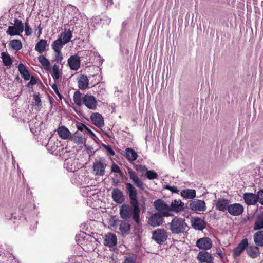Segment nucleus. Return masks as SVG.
Here are the masks:
<instances>
[{
    "label": "nucleus",
    "instance_id": "1",
    "mask_svg": "<svg viewBox=\"0 0 263 263\" xmlns=\"http://www.w3.org/2000/svg\"><path fill=\"white\" fill-rule=\"evenodd\" d=\"M170 229L172 233L180 234L184 233L187 228V225L185 222V220L175 217L169 223Z\"/></svg>",
    "mask_w": 263,
    "mask_h": 263
},
{
    "label": "nucleus",
    "instance_id": "2",
    "mask_svg": "<svg viewBox=\"0 0 263 263\" xmlns=\"http://www.w3.org/2000/svg\"><path fill=\"white\" fill-rule=\"evenodd\" d=\"M92 238L85 233H83L82 236L77 237L78 244L81 246L83 249L87 251H91L94 250L95 247L92 243Z\"/></svg>",
    "mask_w": 263,
    "mask_h": 263
},
{
    "label": "nucleus",
    "instance_id": "3",
    "mask_svg": "<svg viewBox=\"0 0 263 263\" xmlns=\"http://www.w3.org/2000/svg\"><path fill=\"white\" fill-rule=\"evenodd\" d=\"M13 26H8L6 33L11 36L20 35L24 31V24L21 20L17 18H15Z\"/></svg>",
    "mask_w": 263,
    "mask_h": 263
},
{
    "label": "nucleus",
    "instance_id": "4",
    "mask_svg": "<svg viewBox=\"0 0 263 263\" xmlns=\"http://www.w3.org/2000/svg\"><path fill=\"white\" fill-rule=\"evenodd\" d=\"M106 166V160L105 158H100L96 160L92 166L93 174L96 176H103L105 174Z\"/></svg>",
    "mask_w": 263,
    "mask_h": 263
},
{
    "label": "nucleus",
    "instance_id": "5",
    "mask_svg": "<svg viewBox=\"0 0 263 263\" xmlns=\"http://www.w3.org/2000/svg\"><path fill=\"white\" fill-rule=\"evenodd\" d=\"M155 209L163 216H169L172 214L170 213V206L165 202L161 199H158L154 202Z\"/></svg>",
    "mask_w": 263,
    "mask_h": 263
},
{
    "label": "nucleus",
    "instance_id": "6",
    "mask_svg": "<svg viewBox=\"0 0 263 263\" xmlns=\"http://www.w3.org/2000/svg\"><path fill=\"white\" fill-rule=\"evenodd\" d=\"M167 238V232L164 229H158L153 233V239L159 244L166 240Z\"/></svg>",
    "mask_w": 263,
    "mask_h": 263
},
{
    "label": "nucleus",
    "instance_id": "7",
    "mask_svg": "<svg viewBox=\"0 0 263 263\" xmlns=\"http://www.w3.org/2000/svg\"><path fill=\"white\" fill-rule=\"evenodd\" d=\"M97 101L95 97L91 95L86 94L83 97V103L86 107L91 110H95L97 108Z\"/></svg>",
    "mask_w": 263,
    "mask_h": 263
},
{
    "label": "nucleus",
    "instance_id": "8",
    "mask_svg": "<svg viewBox=\"0 0 263 263\" xmlns=\"http://www.w3.org/2000/svg\"><path fill=\"white\" fill-rule=\"evenodd\" d=\"M131 200V204L133 206V219L137 223H139L140 221V210L137 200V197H129Z\"/></svg>",
    "mask_w": 263,
    "mask_h": 263
},
{
    "label": "nucleus",
    "instance_id": "9",
    "mask_svg": "<svg viewBox=\"0 0 263 263\" xmlns=\"http://www.w3.org/2000/svg\"><path fill=\"white\" fill-rule=\"evenodd\" d=\"M72 36V32L70 29L65 30L60 34L59 38L53 42V44L58 42V44H61V46L63 47L65 44L70 42Z\"/></svg>",
    "mask_w": 263,
    "mask_h": 263
},
{
    "label": "nucleus",
    "instance_id": "10",
    "mask_svg": "<svg viewBox=\"0 0 263 263\" xmlns=\"http://www.w3.org/2000/svg\"><path fill=\"white\" fill-rule=\"evenodd\" d=\"M119 213L120 217L123 219L133 218V209L128 204H122L120 208Z\"/></svg>",
    "mask_w": 263,
    "mask_h": 263
},
{
    "label": "nucleus",
    "instance_id": "11",
    "mask_svg": "<svg viewBox=\"0 0 263 263\" xmlns=\"http://www.w3.org/2000/svg\"><path fill=\"white\" fill-rule=\"evenodd\" d=\"M244 211L243 206L240 203H233L229 204L228 212L229 213L234 216L240 215Z\"/></svg>",
    "mask_w": 263,
    "mask_h": 263
},
{
    "label": "nucleus",
    "instance_id": "12",
    "mask_svg": "<svg viewBox=\"0 0 263 263\" xmlns=\"http://www.w3.org/2000/svg\"><path fill=\"white\" fill-rule=\"evenodd\" d=\"M67 62L71 70L77 71L80 67V58L77 54L70 56L68 58Z\"/></svg>",
    "mask_w": 263,
    "mask_h": 263
},
{
    "label": "nucleus",
    "instance_id": "13",
    "mask_svg": "<svg viewBox=\"0 0 263 263\" xmlns=\"http://www.w3.org/2000/svg\"><path fill=\"white\" fill-rule=\"evenodd\" d=\"M128 175L129 178L132 180L133 183L140 189L143 190L144 189V184L139 178L137 174L131 169L128 170Z\"/></svg>",
    "mask_w": 263,
    "mask_h": 263
},
{
    "label": "nucleus",
    "instance_id": "14",
    "mask_svg": "<svg viewBox=\"0 0 263 263\" xmlns=\"http://www.w3.org/2000/svg\"><path fill=\"white\" fill-rule=\"evenodd\" d=\"M196 246L200 249L209 250L212 247V242L208 237L201 238L197 240Z\"/></svg>",
    "mask_w": 263,
    "mask_h": 263
},
{
    "label": "nucleus",
    "instance_id": "15",
    "mask_svg": "<svg viewBox=\"0 0 263 263\" xmlns=\"http://www.w3.org/2000/svg\"><path fill=\"white\" fill-rule=\"evenodd\" d=\"M51 48L54 53V61L57 63H61L63 59V55L61 52L63 47L61 46V44H58V42H56L55 44H52Z\"/></svg>",
    "mask_w": 263,
    "mask_h": 263
},
{
    "label": "nucleus",
    "instance_id": "16",
    "mask_svg": "<svg viewBox=\"0 0 263 263\" xmlns=\"http://www.w3.org/2000/svg\"><path fill=\"white\" fill-rule=\"evenodd\" d=\"M216 209L221 211L224 212L228 210L230 204V201L224 198H218L215 201Z\"/></svg>",
    "mask_w": 263,
    "mask_h": 263
},
{
    "label": "nucleus",
    "instance_id": "17",
    "mask_svg": "<svg viewBox=\"0 0 263 263\" xmlns=\"http://www.w3.org/2000/svg\"><path fill=\"white\" fill-rule=\"evenodd\" d=\"M163 217L159 213H155L148 218V223L153 227L159 226L163 223Z\"/></svg>",
    "mask_w": 263,
    "mask_h": 263
},
{
    "label": "nucleus",
    "instance_id": "18",
    "mask_svg": "<svg viewBox=\"0 0 263 263\" xmlns=\"http://www.w3.org/2000/svg\"><path fill=\"white\" fill-rule=\"evenodd\" d=\"M197 259L200 263H212L213 257L208 252L202 251L198 253Z\"/></svg>",
    "mask_w": 263,
    "mask_h": 263
},
{
    "label": "nucleus",
    "instance_id": "19",
    "mask_svg": "<svg viewBox=\"0 0 263 263\" xmlns=\"http://www.w3.org/2000/svg\"><path fill=\"white\" fill-rule=\"evenodd\" d=\"M191 209L194 211H204L206 210L205 203L201 200L196 199L190 203Z\"/></svg>",
    "mask_w": 263,
    "mask_h": 263
},
{
    "label": "nucleus",
    "instance_id": "20",
    "mask_svg": "<svg viewBox=\"0 0 263 263\" xmlns=\"http://www.w3.org/2000/svg\"><path fill=\"white\" fill-rule=\"evenodd\" d=\"M184 203L180 199L174 200L172 201L170 206V213L171 211L179 212L184 209Z\"/></svg>",
    "mask_w": 263,
    "mask_h": 263
},
{
    "label": "nucleus",
    "instance_id": "21",
    "mask_svg": "<svg viewBox=\"0 0 263 263\" xmlns=\"http://www.w3.org/2000/svg\"><path fill=\"white\" fill-rule=\"evenodd\" d=\"M248 242L247 239H242L238 244V246L234 249L233 255L234 257L239 256L245 248L248 246Z\"/></svg>",
    "mask_w": 263,
    "mask_h": 263
},
{
    "label": "nucleus",
    "instance_id": "22",
    "mask_svg": "<svg viewBox=\"0 0 263 263\" xmlns=\"http://www.w3.org/2000/svg\"><path fill=\"white\" fill-rule=\"evenodd\" d=\"M92 123L97 127L100 128L104 126V119L102 116L99 113H93L90 116Z\"/></svg>",
    "mask_w": 263,
    "mask_h": 263
},
{
    "label": "nucleus",
    "instance_id": "23",
    "mask_svg": "<svg viewBox=\"0 0 263 263\" xmlns=\"http://www.w3.org/2000/svg\"><path fill=\"white\" fill-rule=\"evenodd\" d=\"M243 198L248 205H255L257 202V195L253 193H246L243 195Z\"/></svg>",
    "mask_w": 263,
    "mask_h": 263
},
{
    "label": "nucleus",
    "instance_id": "24",
    "mask_svg": "<svg viewBox=\"0 0 263 263\" xmlns=\"http://www.w3.org/2000/svg\"><path fill=\"white\" fill-rule=\"evenodd\" d=\"M111 196L113 200L117 204H121L124 201L123 194L119 189H114Z\"/></svg>",
    "mask_w": 263,
    "mask_h": 263
},
{
    "label": "nucleus",
    "instance_id": "25",
    "mask_svg": "<svg viewBox=\"0 0 263 263\" xmlns=\"http://www.w3.org/2000/svg\"><path fill=\"white\" fill-rule=\"evenodd\" d=\"M59 136L62 139H70L71 133L69 129L64 126H61L57 129Z\"/></svg>",
    "mask_w": 263,
    "mask_h": 263
},
{
    "label": "nucleus",
    "instance_id": "26",
    "mask_svg": "<svg viewBox=\"0 0 263 263\" xmlns=\"http://www.w3.org/2000/svg\"><path fill=\"white\" fill-rule=\"evenodd\" d=\"M117 242V237L113 233H108L104 238V245L109 247L115 246Z\"/></svg>",
    "mask_w": 263,
    "mask_h": 263
},
{
    "label": "nucleus",
    "instance_id": "27",
    "mask_svg": "<svg viewBox=\"0 0 263 263\" xmlns=\"http://www.w3.org/2000/svg\"><path fill=\"white\" fill-rule=\"evenodd\" d=\"M78 87L80 89L85 90L88 87L89 80L87 76L81 74L78 80Z\"/></svg>",
    "mask_w": 263,
    "mask_h": 263
},
{
    "label": "nucleus",
    "instance_id": "28",
    "mask_svg": "<svg viewBox=\"0 0 263 263\" xmlns=\"http://www.w3.org/2000/svg\"><path fill=\"white\" fill-rule=\"evenodd\" d=\"M180 196L185 199H192L196 197V192L194 189H184L181 191Z\"/></svg>",
    "mask_w": 263,
    "mask_h": 263
},
{
    "label": "nucleus",
    "instance_id": "29",
    "mask_svg": "<svg viewBox=\"0 0 263 263\" xmlns=\"http://www.w3.org/2000/svg\"><path fill=\"white\" fill-rule=\"evenodd\" d=\"M192 224L196 230H202L204 229L205 223L204 221L200 218H194L192 220Z\"/></svg>",
    "mask_w": 263,
    "mask_h": 263
},
{
    "label": "nucleus",
    "instance_id": "30",
    "mask_svg": "<svg viewBox=\"0 0 263 263\" xmlns=\"http://www.w3.org/2000/svg\"><path fill=\"white\" fill-rule=\"evenodd\" d=\"M32 105L34 107L35 109L37 111L41 109L42 107V103L39 93L33 94Z\"/></svg>",
    "mask_w": 263,
    "mask_h": 263
},
{
    "label": "nucleus",
    "instance_id": "31",
    "mask_svg": "<svg viewBox=\"0 0 263 263\" xmlns=\"http://www.w3.org/2000/svg\"><path fill=\"white\" fill-rule=\"evenodd\" d=\"M125 154L127 159L129 162L135 161L138 158L137 153L133 149L127 148L125 149Z\"/></svg>",
    "mask_w": 263,
    "mask_h": 263
},
{
    "label": "nucleus",
    "instance_id": "32",
    "mask_svg": "<svg viewBox=\"0 0 263 263\" xmlns=\"http://www.w3.org/2000/svg\"><path fill=\"white\" fill-rule=\"evenodd\" d=\"M70 139L78 144H83L86 141L85 138L77 132H76L73 135L71 134V137H70Z\"/></svg>",
    "mask_w": 263,
    "mask_h": 263
},
{
    "label": "nucleus",
    "instance_id": "33",
    "mask_svg": "<svg viewBox=\"0 0 263 263\" xmlns=\"http://www.w3.org/2000/svg\"><path fill=\"white\" fill-rule=\"evenodd\" d=\"M47 45V42L46 40H40L36 44L35 50L40 53H43Z\"/></svg>",
    "mask_w": 263,
    "mask_h": 263
},
{
    "label": "nucleus",
    "instance_id": "34",
    "mask_svg": "<svg viewBox=\"0 0 263 263\" xmlns=\"http://www.w3.org/2000/svg\"><path fill=\"white\" fill-rule=\"evenodd\" d=\"M119 228L122 235L127 234L130 231V226L128 222L122 221Z\"/></svg>",
    "mask_w": 263,
    "mask_h": 263
},
{
    "label": "nucleus",
    "instance_id": "35",
    "mask_svg": "<svg viewBox=\"0 0 263 263\" xmlns=\"http://www.w3.org/2000/svg\"><path fill=\"white\" fill-rule=\"evenodd\" d=\"M83 97L82 93L79 90L76 91L73 95V100L78 106H81L83 103Z\"/></svg>",
    "mask_w": 263,
    "mask_h": 263
},
{
    "label": "nucleus",
    "instance_id": "36",
    "mask_svg": "<svg viewBox=\"0 0 263 263\" xmlns=\"http://www.w3.org/2000/svg\"><path fill=\"white\" fill-rule=\"evenodd\" d=\"M51 76L53 78L54 80L56 81H58L59 79L60 78L61 76L62 73L60 71L59 66L54 64L52 68L51 71Z\"/></svg>",
    "mask_w": 263,
    "mask_h": 263
},
{
    "label": "nucleus",
    "instance_id": "37",
    "mask_svg": "<svg viewBox=\"0 0 263 263\" xmlns=\"http://www.w3.org/2000/svg\"><path fill=\"white\" fill-rule=\"evenodd\" d=\"M18 69L21 75L25 80H29L30 78L29 72L23 64H20L18 66Z\"/></svg>",
    "mask_w": 263,
    "mask_h": 263
},
{
    "label": "nucleus",
    "instance_id": "38",
    "mask_svg": "<svg viewBox=\"0 0 263 263\" xmlns=\"http://www.w3.org/2000/svg\"><path fill=\"white\" fill-rule=\"evenodd\" d=\"M247 253L251 258H255L260 254L259 248L256 246H250L247 250Z\"/></svg>",
    "mask_w": 263,
    "mask_h": 263
},
{
    "label": "nucleus",
    "instance_id": "39",
    "mask_svg": "<svg viewBox=\"0 0 263 263\" xmlns=\"http://www.w3.org/2000/svg\"><path fill=\"white\" fill-rule=\"evenodd\" d=\"M254 240L255 244L258 246H263V231H259L254 235Z\"/></svg>",
    "mask_w": 263,
    "mask_h": 263
},
{
    "label": "nucleus",
    "instance_id": "40",
    "mask_svg": "<svg viewBox=\"0 0 263 263\" xmlns=\"http://www.w3.org/2000/svg\"><path fill=\"white\" fill-rule=\"evenodd\" d=\"M9 46L12 49L18 51L22 48V42L17 39L12 40L9 42Z\"/></svg>",
    "mask_w": 263,
    "mask_h": 263
},
{
    "label": "nucleus",
    "instance_id": "41",
    "mask_svg": "<svg viewBox=\"0 0 263 263\" xmlns=\"http://www.w3.org/2000/svg\"><path fill=\"white\" fill-rule=\"evenodd\" d=\"M59 144V142L58 141L50 140L46 145L47 148L49 152L52 153L57 150Z\"/></svg>",
    "mask_w": 263,
    "mask_h": 263
},
{
    "label": "nucleus",
    "instance_id": "42",
    "mask_svg": "<svg viewBox=\"0 0 263 263\" xmlns=\"http://www.w3.org/2000/svg\"><path fill=\"white\" fill-rule=\"evenodd\" d=\"M39 61L46 70L50 69V63L49 61L44 56H40L38 58Z\"/></svg>",
    "mask_w": 263,
    "mask_h": 263
},
{
    "label": "nucleus",
    "instance_id": "43",
    "mask_svg": "<svg viewBox=\"0 0 263 263\" xmlns=\"http://www.w3.org/2000/svg\"><path fill=\"white\" fill-rule=\"evenodd\" d=\"M263 228V215H259L255 221L253 230L254 231Z\"/></svg>",
    "mask_w": 263,
    "mask_h": 263
},
{
    "label": "nucleus",
    "instance_id": "44",
    "mask_svg": "<svg viewBox=\"0 0 263 263\" xmlns=\"http://www.w3.org/2000/svg\"><path fill=\"white\" fill-rule=\"evenodd\" d=\"M126 187L128 191L129 197H137V192L136 188L130 183L126 184Z\"/></svg>",
    "mask_w": 263,
    "mask_h": 263
},
{
    "label": "nucleus",
    "instance_id": "45",
    "mask_svg": "<svg viewBox=\"0 0 263 263\" xmlns=\"http://www.w3.org/2000/svg\"><path fill=\"white\" fill-rule=\"evenodd\" d=\"M1 54V58L4 65L7 66H10L12 62L10 55L6 52H3Z\"/></svg>",
    "mask_w": 263,
    "mask_h": 263
},
{
    "label": "nucleus",
    "instance_id": "46",
    "mask_svg": "<svg viewBox=\"0 0 263 263\" xmlns=\"http://www.w3.org/2000/svg\"><path fill=\"white\" fill-rule=\"evenodd\" d=\"M77 128L79 130L83 131L84 134L87 132L89 133L92 136H94V133L83 124H80L77 125Z\"/></svg>",
    "mask_w": 263,
    "mask_h": 263
},
{
    "label": "nucleus",
    "instance_id": "47",
    "mask_svg": "<svg viewBox=\"0 0 263 263\" xmlns=\"http://www.w3.org/2000/svg\"><path fill=\"white\" fill-rule=\"evenodd\" d=\"M145 176L149 180H152L158 178L157 173L153 170H147L145 173Z\"/></svg>",
    "mask_w": 263,
    "mask_h": 263
},
{
    "label": "nucleus",
    "instance_id": "48",
    "mask_svg": "<svg viewBox=\"0 0 263 263\" xmlns=\"http://www.w3.org/2000/svg\"><path fill=\"white\" fill-rule=\"evenodd\" d=\"M135 170L138 172H140L141 173H146L147 171L146 167L145 165H143L141 164L135 165L134 166Z\"/></svg>",
    "mask_w": 263,
    "mask_h": 263
},
{
    "label": "nucleus",
    "instance_id": "49",
    "mask_svg": "<svg viewBox=\"0 0 263 263\" xmlns=\"http://www.w3.org/2000/svg\"><path fill=\"white\" fill-rule=\"evenodd\" d=\"M256 195L257 202L263 205V190L259 191Z\"/></svg>",
    "mask_w": 263,
    "mask_h": 263
},
{
    "label": "nucleus",
    "instance_id": "50",
    "mask_svg": "<svg viewBox=\"0 0 263 263\" xmlns=\"http://www.w3.org/2000/svg\"><path fill=\"white\" fill-rule=\"evenodd\" d=\"M24 30H25V34L26 35L29 36L31 34L32 29L30 27L28 22H26L25 23V28H24Z\"/></svg>",
    "mask_w": 263,
    "mask_h": 263
},
{
    "label": "nucleus",
    "instance_id": "51",
    "mask_svg": "<svg viewBox=\"0 0 263 263\" xmlns=\"http://www.w3.org/2000/svg\"><path fill=\"white\" fill-rule=\"evenodd\" d=\"M111 171L112 172L117 173L119 174H121L122 173L119 166L115 163L112 164L111 168Z\"/></svg>",
    "mask_w": 263,
    "mask_h": 263
},
{
    "label": "nucleus",
    "instance_id": "52",
    "mask_svg": "<svg viewBox=\"0 0 263 263\" xmlns=\"http://www.w3.org/2000/svg\"><path fill=\"white\" fill-rule=\"evenodd\" d=\"M165 189L171 191L172 193H178L179 191L176 186L167 185Z\"/></svg>",
    "mask_w": 263,
    "mask_h": 263
},
{
    "label": "nucleus",
    "instance_id": "53",
    "mask_svg": "<svg viewBox=\"0 0 263 263\" xmlns=\"http://www.w3.org/2000/svg\"><path fill=\"white\" fill-rule=\"evenodd\" d=\"M103 147H104V148L106 149V152L110 154L111 156L115 155V152H114V151L112 150V149L111 148V147L110 146L104 145Z\"/></svg>",
    "mask_w": 263,
    "mask_h": 263
},
{
    "label": "nucleus",
    "instance_id": "54",
    "mask_svg": "<svg viewBox=\"0 0 263 263\" xmlns=\"http://www.w3.org/2000/svg\"><path fill=\"white\" fill-rule=\"evenodd\" d=\"M51 87L54 90V91L55 92V93L58 95V96L61 99L62 98V95L60 93V92L58 90V87L56 84H53L51 85Z\"/></svg>",
    "mask_w": 263,
    "mask_h": 263
},
{
    "label": "nucleus",
    "instance_id": "55",
    "mask_svg": "<svg viewBox=\"0 0 263 263\" xmlns=\"http://www.w3.org/2000/svg\"><path fill=\"white\" fill-rule=\"evenodd\" d=\"M105 4L108 6L112 4V0H103Z\"/></svg>",
    "mask_w": 263,
    "mask_h": 263
},
{
    "label": "nucleus",
    "instance_id": "56",
    "mask_svg": "<svg viewBox=\"0 0 263 263\" xmlns=\"http://www.w3.org/2000/svg\"><path fill=\"white\" fill-rule=\"evenodd\" d=\"M30 129L32 130V132L34 129L35 130V132H36L37 130H39V129H38V128L36 127L35 126V128H34L32 122L30 124Z\"/></svg>",
    "mask_w": 263,
    "mask_h": 263
},
{
    "label": "nucleus",
    "instance_id": "57",
    "mask_svg": "<svg viewBox=\"0 0 263 263\" xmlns=\"http://www.w3.org/2000/svg\"><path fill=\"white\" fill-rule=\"evenodd\" d=\"M36 83V80L33 77H32L30 79L29 83L31 84L34 85V84H35Z\"/></svg>",
    "mask_w": 263,
    "mask_h": 263
},
{
    "label": "nucleus",
    "instance_id": "58",
    "mask_svg": "<svg viewBox=\"0 0 263 263\" xmlns=\"http://www.w3.org/2000/svg\"><path fill=\"white\" fill-rule=\"evenodd\" d=\"M38 28H39V37L40 36V35L42 34V28L41 27L40 25H39L38 26Z\"/></svg>",
    "mask_w": 263,
    "mask_h": 263
},
{
    "label": "nucleus",
    "instance_id": "59",
    "mask_svg": "<svg viewBox=\"0 0 263 263\" xmlns=\"http://www.w3.org/2000/svg\"><path fill=\"white\" fill-rule=\"evenodd\" d=\"M217 254L218 255L219 257L222 259L223 258V255L221 251H218L217 252Z\"/></svg>",
    "mask_w": 263,
    "mask_h": 263
},
{
    "label": "nucleus",
    "instance_id": "60",
    "mask_svg": "<svg viewBox=\"0 0 263 263\" xmlns=\"http://www.w3.org/2000/svg\"><path fill=\"white\" fill-rule=\"evenodd\" d=\"M261 164H262V165H263V159L262 160V161H261Z\"/></svg>",
    "mask_w": 263,
    "mask_h": 263
},
{
    "label": "nucleus",
    "instance_id": "61",
    "mask_svg": "<svg viewBox=\"0 0 263 263\" xmlns=\"http://www.w3.org/2000/svg\"><path fill=\"white\" fill-rule=\"evenodd\" d=\"M260 263H263V260L261 261Z\"/></svg>",
    "mask_w": 263,
    "mask_h": 263
}]
</instances>
